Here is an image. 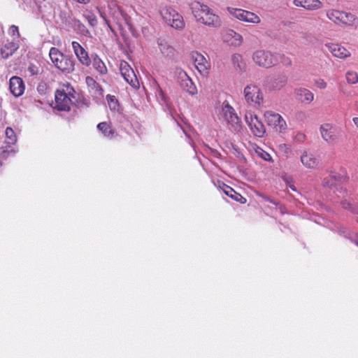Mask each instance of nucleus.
Returning <instances> with one entry per match:
<instances>
[{
	"mask_svg": "<svg viewBox=\"0 0 358 358\" xmlns=\"http://www.w3.org/2000/svg\"><path fill=\"white\" fill-rule=\"evenodd\" d=\"M189 6L197 22L213 28L221 26V19L219 15L207 5L194 1L191 2Z\"/></svg>",
	"mask_w": 358,
	"mask_h": 358,
	"instance_id": "f257e3e1",
	"label": "nucleus"
},
{
	"mask_svg": "<svg viewBox=\"0 0 358 358\" xmlns=\"http://www.w3.org/2000/svg\"><path fill=\"white\" fill-rule=\"evenodd\" d=\"M50 58L56 68L65 73L73 71L75 61L68 55L63 54L57 48H51L49 52Z\"/></svg>",
	"mask_w": 358,
	"mask_h": 358,
	"instance_id": "f03ea898",
	"label": "nucleus"
},
{
	"mask_svg": "<svg viewBox=\"0 0 358 358\" xmlns=\"http://www.w3.org/2000/svg\"><path fill=\"white\" fill-rule=\"evenodd\" d=\"M101 17L104 20L106 24L110 27L111 22L116 24L119 28L127 27L132 31L130 17L119 6L114 5L110 7L109 17L106 18L105 15L101 13Z\"/></svg>",
	"mask_w": 358,
	"mask_h": 358,
	"instance_id": "7ed1b4c3",
	"label": "nucleus"
},
{
	"mask_svg": "<svg viewBox=\"0 0 358 358\" xmlns=\"http://www.w3.org/2000/svg\"><path fill=\"white\" fill-rule=\"evenodd\" d=\"M74 90L69 85L64 86L55 92V108L61 111H69L75 99Z\"/></svg>",
	"mask_w": 358,
	"mask_h": 358,
	"instance_id": "20e7f679",
	"label": "nucleus"
},
{
	"mask_svg": "<svg viewBox=\"0 0 358 358\" xmlns=\"http://www.w3.org/2000/svg\"><path fill=\"white\" fill-rule=\"evenodd\" d=\"M160 15L164 22L177 30H182L185 26L183 17L171 6H164L160 9Z\"/></svg>",
	"mask_w": 358,
	"mask_h": 358,
	"instance_id": "39448f33",
	"label": "nucleus"
},
{
	"mask_svg": "<svg viewBox=\"0 0 358 358\" xmlns=\"http://www.w3.org/2000/svg\"><path fill=\"white\" fill-rule=\"evenodd\" d=\"M327 17L336 24L353 26L356 24L357 17L351 13L338 10H329L327 11Z\"/></svg>",
	"mask_w": 358,
	"mask_h": 358,
	"instance_id": "423d86ee",
	"label": "nucleus"
},
{
	"mask_svg": "<svg viewBox=\"0 0 358 358\" xmlns=\"http://www.w3.org/2000/svg\"><path fill=\"white\" fill-rule=\"evenodd\" d=\"M246 102L255 108H259L264 100V94L261 89L255 85H248L243 91Z\"/></svg>",
	"mask_w": 358,
	"mask_h": 358,
	"instance_id": "0eeeda50",
	"label": "nucleus"
},
{
	"mask_svg": "<svg viewBox=\"0 0 358 358\" xmlns=\"http://www.w3.org/2000/svg\"><path fill=\"white\" fill-rule=\"evenodd\" d=\"M322 140L329 145L335 144L339 136V129L336 124L329 122L322 124L319 128Z\"/></svg>",
	"mask_w": 358,
	"mask_h": 358,
	"instance_id": "6e6552de",
	"label": "nucleus"
},
{
	"mask_svg": "<svg viewBox=\"0 0 358 358\" xmlns=\"http://www.w3.org/2000/svg\"><path fill=\"white\" fill-rule=\"evenodd\" d=\"M245 120L250 131L254 136L262 138L266 133V127L257 115L252 112H247Z\"/></svg>",
	"mask_w": 358,
	"mask_h": 358,
	"instance_id": "1a4fd4ad",
	"label": "nucleus"
},
{
	"mask_svg": "<svg viewBox=\"0 0 358 358\" xmlns=\"http://www.w3.org/2000/svg\"><path fill=\"white\" fill-rule=\"evenodd\" d=\"M264 117L267 124L273 127L276 131L284 133L287 130L286 121L280 114L272 110H266L264 113Z\"/></svg>",
	"mask_w": 358,
	"mask_h": 358,
	"instance_id": "9d476101",
	"label": "nucleus"
},
{
	"mask_svg": "<svg viewBox=\"0 0 358 358\" xmlns=\"http://www.w3.org/2000/svg\"><path fill=\"white\" fill-rule=\"evenodd\" d=\"M252 60L258 66L269 68L277 63V59L271 52L258 50L252 54Z\"/></svg>",
	"mask_w": 358,
	"mask_h": 358,
	"instance_id": "9b49d317",
	"label": "nucleus"
},
{
	"mask_svg": "<svg viewBox=\"0 0 358 358\" xmlns=\"http://www.w3.org/2000/svg\"><path fill=\"white\" fill-rule=\"evenodd\" d=\"M222 115L227 124L231 125L235 130L240 129L241 120L235 113L234 109L227 101L222 103Z\"/></svg>",
	"mask_w": 358,
	"mask_h": 358,
	"instance_id": "f8f14e48",
	"label": "nucleus"
},
{
	"mask_svg": "<svg viewBox=\"0 0 358 358\" xmlns=\"http://www.w3.org/2000/svg\"><path fill=\"white\" fill-rule=\"evenodd\" d=\"M228 10L231 15L240 20L254 24L260 22L259 17L254 13L235 8H228Z\"/></svg>",
	"mask_w": 358,
	"mask_h": 358,
	"instance_id": "ddd939ff",
	"label": "nucleus"
},
{
	"mask_svg": "<svg viewBox=\"0 0 358 358\" xmlns=\"http://www.w3.org/2000/svg\"><path fill=\"white\" fill-rule=\"evenodd\" d=\"M120 71L124 79L133 87H139V83L133 69L125 61H121Z\"/></svg>",
	"mask_w": 358,
	"mask_h": 358,
	"instance_id": "4468645a",
	"label": "nucleus"
},
{
	"mask_svg": "<svg viewBox=\"0 0 358 358\" xmlns=\"http://www.w3.org/2000/svg\"><path fill=\"white\" fill-rule=\"evenodd\" d=\"M192 59L194 66L202 76H207L210 69V64L206 57L201 53L195 52L192 53Z\"/></svg>",
	"mask_w": 358,
	"mask_h": 358,
	"instance_id": "2eb2a0df",
	"label": "nucleus"
},
{
	"mask_svg": "<svg viewBox=\"0 0 358 358\" xmlns=\"http://www.w3.org/2000/svg\"><path fill=\"white\" fill-rule=\"evenodd\" d=\"M72 48L80 64L86 66L91 64V56H89L87 50L78 42L73 41Z\"/></svg>",
	"mask_w": 358,
	"mask_h": 358,
	"instance_id": "dca6fc26",
	"label": "nucleus"
},
{
	"mask_svg": "<svg viewBox=\"0 0 358 358\" xmlns=\"http://www.w3.org/2000/svg\"><path fill=\"white\" fill-rule=\"evenodd\" d=\"M224 43L231 46L238 47L242 44L243 37L232 29L226 30L222 34Z\"/></svg>",
	"mask_w": 358,
	"mask_h": 358,
	"instance_id": "f3484780",
	"label": "nucleus"
},
{
	"mask_svg": "<svg viewBox=\"0 0 358 358\" xmlns=\"http://www.w3.org/2000/svg\"><path fill=\"white\" fill-rule=\"evenodd\" d=\"M325 47L334 57L339 59H344L351 55L348 50L339 44L328 43L325 44Z\"/></svg>",
	"mask_w": 358,
	"mask_h": 358,
	"instance_id": "a211bd4d",
	"label": "nucleus"
},
{
	"mask_svg": "<svg viewBox=\"0 0 358 358\" xmlns=\"http://www.w3.org/2000/svg\"><path fill=\"white\" fill-rule=\"evenodd\" d=\"M9 88L13 96H20L24 91L23 80L19 77L13 76L9 81Z\"/></svg>",
	"mask_w": 358,
	"mask_h": 358,
	"instance_id": "6ab92c4d",
	"label": "nucleus"
},
{
	"mask_svg": "<svg viewBox=\"0 0 358 358\" xmlns=\"http://www.w3.org/2000/svg\"><path fill=\"white\" fill-rule=\"evenodd\" d=\"M294 93L296 98L305 104L310 103L314 99V94L306 88H296Z\"/></svg>",
	"mask_w": 358,
	"mask_h": 358,
	"instance_id": "aec40b11",
	"label": "nucleus"
},
{
	"mask_svg": "<svg viewBox=\"0 0 358 358\" xmlns=\"http://www.w3.org/2000/svg\"><path fill=\"white\" fill-rule=\"evenodd\" d=\"M91 64L94 69L101 76L106 75L108 73L107 67L102 59L98 56L97 54L94 53L91 55Z\"/></svg>",
	"mask_w": 358,
	"mask_h": 358,
	"instance_id": "412c9836",
	"label": "nucleus"
},
{
	"mask_svg": "<svg viewBox=\"0 0 358 358\" xmlns=\"http://www.w3.org/2000/svg\"><path fill=\"white\" fill-rule=\"evenodd\" d=\"M301 162L308 169H314L318 164V160L315 155L307 151H305L301 156Z\"/></svg>",
	"mask_w": 358,
	"mask_h": 358,
	"instance_id": "4be33fe9",
	"label": "nucleus"
},
{
	"mask_svg": "<svg viewBox=\"0 0 358 358\" xmlns=\"http://www.w3.org/2000/svg\"><path fill=\"white\" fill-rule=\"evenodd\" d=\"M347 180V176H340L338 174H331L329 177L326 178L323 180V185L325 187H328L329 188H332L336 185L337 182H343Z\"/></svg>",
	"mask_w": 358,
	"mask_h": 358,
	"instance_id": "5701e85b",
	"label": "nucleus"
},
{
	"mask_svg": "<svg viewBox=\"0 0 358 358\" xmlns=\"http://www.w3.org/2000/svg\"><path fill=\"white\" fill-rule=\"evenodd\" d=\"M19 45L13 41L8 42L1 49V54L3 58L6 59L11 56L17 49Z\"/></svg>",
	"mask_w": 358,
	"mask_h": 358,
	"instance_id": "b1692460",
	"label": "nucleus"
},
{
	"mask_svg": "<svg viewBox=\"0 0 358 358\" xmlns=\"http://www.w3.org/2000/svg\"><path fill=\"white\" fill-rule=\"evenodd\" d=\"M181 88L191 95H195L197 93V88L190 77L185 79L179 84Z\"/></svg>",
	"mask_w": 358,
	"mask_h": 358,
	"instance_id": "393cba45",
	"label": "nucleus"
},
{
	"mask_svg": "<svg viewBox=\"0 0 358 358\" xmlns=\"http://www.w3.org/2000/svg\"><path fill=\"white\" fill-rule=\"evenodd\" d=\"M97 129L101 131L103 135L108 138H112L115 136V131L110 124L103 122L98 124Z\"/></svg>",
	"mask_w": 358,
	"mask_h": 358,
	"instance_id": "a878e982",
	"label": "nucleus"
},
{
	"mask_svg": "<svg viewBox=\"0 0 358 358\" xmlns=\"http://www.w3.org/2000/svg\"><path fill=\"white\" fill-rule=\"evenodd\" d=\"M287 83V78L285 76L280 75L273 78L271 83V88L274 90H280Z\"/></svg>",
	"mask_w": 358,
	"mask_h": 358,
	"instance_id": "bb28decb",
	"label": "nucleus"
},
{
	"mask_svg": "<svg viewBox=\"0 0 358 358\" xmlns=\"http://www.w3.org/2000/svg\"><path fill=\"white\" fill-rule=\"evenodd\" d=\"M231 62L234 67L239 71L244 70L245 68V64L243 62L242 55L240 54L236 53L232 55Z\"/></svg>",
	"mask_w": 358,
	"mask_h": 358,
	"instance_id": "cd10ccee",
	"label": "nucleus"
},
{
	"mask_svg": "<svg viewBox=\"0 0 358 358\" xmlns=\"http://www.w3.org/2000/svg\"><path fill=\"white\" fill-rule=\"evenodd\" d=\"M83 16L88 22L91 27H94L97 25V18L92 10L87 8L84 9L83 11Z\"/></svg>",
	"mask_w": 358,
	"mask_h": 358,
	"instance_id": "c85d7f7f",
	"label": "nucleus"
},
{
	"mask_svg": "<svg viewBox=\"0 0 358 358\" xmlns=\"http://www.w3.org/2000/svg\"><path fill=\"white\" fill-rule=\"evenodd\" d=\"M158 45L160 52L166 57H170L173 55L174 49L164 41H159Z\"/></svg>",
	"mask_w": 358,
	"mask_h": 358,
	"instance_id": "c756f323",
	"label": "nucleus"
},
{
	"mask_svg": "<svg viewBox=\"0 0 358 358\" xmlns=\"http://www.w3.org/2000/svg\"><path fill=\"white\" fill-rule=\"evenodd\" d=\"M322 7L320 0H303V8L308 10H318Z\"/></svg>",
	"mask_w": 358,
	"mask_h": 358,
	"instance_id": "7c9ffc66",
	"label": "nucleus"
},
{
	"mask_svg": "<svg viewBox=\"0 0 358 358\" xmlns=\"http://www.w3.org/2000/svg\"><path fill=\"white\" fill-rule=\"evenodd\" d=\"M6 143L8 145H13L17 142V136L11 127H7L5 131Z\"/></svg>",
	"mask_w": 358,
	"mask_h": 358,
	"instance_id": "2f4dec72",
	"label": "nucleus"
},
{
	"mask_svg": "<svg viewBox=\"0 0 358 358\" xmlns=\"http://www.w3.org/2000/svg\"><path fill=\"white\" fill-rule=\"evenodd\" d=\"M73 27L78 33L84 36H87L90 34V31L79 20H73Z\"/></svg>",
	"mask_w": 358,
	"mask_h": 358,
	"instance_id": "473e14b6",
	"label": "nucleus"
},
{
	"mask_svg": "<svg viewBox=\"0 0 358 358\" xmlns=\"http://www.w3.org/2000/svg\"><path fill=\"white\" fill-rule=\"evenodd\" d=\"M223 191L226 195L234 199L235 201H240V199H243L240 194L236 192L231 187L228 185H224ZM243 199L245 201L244 198Z\"/></svg>",
	"mask_w": 358,
	"mask_h": 358,
	"instance_id": "72a5a7b5",
	"label": "nucleus"
},
{
	"mask_svg": "<svg viewBox=\"0 0 358 358\" xmlns=\"http://www.w3.org/2000/svg\"><path fill=\"white\" fill-rule=\"evenodd\" d=\"M175 76L178 84L181 83L185 79L189 77L187 73L180 67H176L174 70Z\"/></svg>",
	"mask_w": 358,
	"mask_h": 358,
	"instance_id": "f704fd0d",
	"label": "nucleus"
},
{
	"mask_svg": "<svg viewBox=\"0 0 358 358\" xmlns=\"http://www.w3.org/2000/svg\"><path fill=\"white\" fill-rule=\"evenodd\" d=\"M345 78L349 84H356L358 83V74L355 71H348L345 73Z\"/></svg>",
	"mask_w": 358,
	"mask_h": 358,
	"instance_id": "c9c22d12",
	"label": "nucleus"
},
{
	"mask_svg": "<svg viewBox=\"0 0 358 358\" xmlns=\"http://www.w3.org/2000/svg\"><path fill=\"white\" fill-rule=\"evenodd\" d=\"M106 99L108 101V103L109 105V107L112 110H116L118 106L117 100L115 99V96L112 95H107Z\"/></svg>",
	"mask_w": 358,
	"mask_h": 358,
	"instance_id": "e433bc0d",
	"label": "nucleus"
},
{
	"mask_svg": "<svg viewBox=\"0 0 358 358\" xmlns=\"http://www.w3.org/2000/svg\"><path fill=\"white\" fill-rule=\"evenodd\" d=\"M27 71L31 76L37 75L39 73V66L34 64H30L27 68Z\"/></svg>",
	"mask_w": 358,
	"mask_h": 358,
	"instance_id": "4c0bfd02",
	"label": "nucleus"
},
{
	"mask_svg": "<svg viewBox=\"0 0 358 358\" xmlns=\"http://www.w3.org/2000/svg\"><path fill=\"white\" fill-rule=\"evenodd\" d=\"M315 85H316L317 87L322 90L325 89L327 86V83H326V81L322 78H318L315 80Z\"/></svg>",
	"mask_w": 358,
	"mask_h": 358,
	"instance_id": "58836bf2",
	"label": "nucleus"
},
{
	"mask_svg": "<svg viewBox=\"0 0 358 358\" xmlns=\"http://www.w3.org/2000/svg\"><path fill=\"white\" fill-rule=\"evenodd\" d=\"M258 155L265 161L270 162L272 160L271 156L266 152L263 150H260V151L257 152Z\"/></svg>",
	"mask_w": 358,
	"mask_h": 358,
	"instance_id": "ea45409f",
	"label": "nucleus"
},
{
	"mask_svg": "<svg viewBox=\"0 0 358 358\" xmlns=\"http://www.w3.org/2000/svg\"><path fill=\"white\" fill-rule=\"evenodd\" d=\"M9 33L10 34H12L13 36L14 35H17L19 36V31H18V27L15 25H12L10 28H9Z\"/></svg>",
	"mask_w": 358,
	"mask_h": 358,
	"instance_id": "a19ab883",
	"label": "nucleus"
},
{
	"mask_svg": "<svg viewBox=\"0 0 358 358\" xmlns=\"http://www.w3.org/2000/svg\"><path fill=\"white\" fill-rule=\"evenodd\" d=\"M305 138H306V136L302 132H297L295 136V139L299 142L303 141L305 140Z\"/></svg>",
	"mask_w": 358,
	"mask_h": 358,
	"instance_id": "79ce46f5",
	"label": "nucleus"
},
{
	"mask_svg": "<svg viewBox=\"0 0 358 358\" xmlns=\"http://www.w3.org/2000/svg\"><path fill=\"white\" fill-rule=\"evenodd\" d=\"M293 3L295 6L303 8V0H294Z\"/></svg>",
	"mask_w": 358,
	"mask_h": 358,
	"instance_id": "37998d69",
	"label": "nucleus"
},
{
	"mask_svg": "<svg viewBox=\"0 0 358 358\" xmlns=\"http://www.w3.org/2000/svg\"><path fill=\"white\" fill-rule=\"evenodd\" d=\"M283 180H285V182L287 184V185L289 184H291L292 182V177L290 176H285L283 178Z\"/></svg>",
	"mask_w": 358,
	"mask_h": 358,
	"instance_id": "c03bdc74",
	"label": "nucleus"
},
{
	"mask_svg": "<svg viewBox=\"0 0 358 358\" xmlns=\"http://www.w3.org/2000/svg\"><path fill=\"white\" fill-rule=\"evenodd\" d=\"M73 1H76L79 3H83V4H87L91 1V0H73Z\"/></svg>",
	"mask_w": 358,
	"mask_h": 358,
	"instance_id": "a18cd8bd",
	"label": "nucleus"
},
{
	"mask_svg": "<svg viewBox=\"0 0 358 358\" xmlns=\"http://www.w3.org/2000/svg\"><path fill=\"white\" fill-rule=\"evenodd\" d=\"M283 62L285 64H291V60L289 59V58L287 57L285 59V60L283 61Z\"/></svg>",
	"mask_w": 358,
	"mask_h": 358,
	"instance_id": "49530a36",
	"label": "nucleus"
},
{
	"mask_svg": "<svg viewBox=\"0 0 358 358\" xmlns=\"http://www.w3.org/2000/svg\"><path fill=\"white\" fill-rule=\"evenodd\" d=\"M353 122L356 125V127L358 128V117H354L352 119Z\"/></svg>",
	"mask_w": 358,
	"mask_h": 358,
	"instance_id": "de8ad7c7",
	"label": "nucleus"
},
{
	"mask_svg": "<svg viewBox=\"0 0 358 358\" xmlns=\"http://www.w3.org/2000/svg\"><path fill=\"white\" fill-rule=\"evenodd\" d=\"M288 186L294 191L296 190V188L294 187V185L292 184V182L291 184H289Z\"/></svg>",
	"mask_w": 358,
	"mask_h": 358,
	"instance_id": "09e8293b",
	"label": "nucleus"
},
{
	"mask_svg": "<svg viewBox=\"0 0 358 358\" xmlns=\"http://www.w3.org/2000/svg\"><path fill=\"white\" fill-rule=\"evenodd\" d=\"M357 222H358V219H357Z\"/></svg>",
	"mask_w": 358,
	"mask_h": 358,
	"instance_id": "8fccbe9b",
	"label": "nucleus"
}]
</instances>
